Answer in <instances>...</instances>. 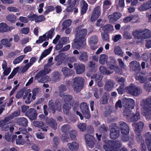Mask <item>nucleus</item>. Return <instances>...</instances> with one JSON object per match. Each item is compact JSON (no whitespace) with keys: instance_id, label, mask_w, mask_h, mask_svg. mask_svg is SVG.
<instances>
[{"instance_id":"nucleus-1","label":"nucleus","mask_w":151,"mask_h":151,"mask_svg":"<svg viewBox=\"0 0 151 151\" xmlns=\"http://www.w3.org/2000/svg\"><path fill=\"white\" fill-rule=\"evenodd\" d=\"M76 30L77 33L72 47L74 48L79 49L86 45L85 37L87 34V31L86 29H80L79 27L77 28Z\"/></svg>"},{"instance_id":"nucleus-2","label":"nucleus","mask_w":151,"mask_h":151,"mask_svg":"<svg viewBox=\"0 0 151 151\" xmlns=\"http://www.w3.org/2000/svg\"><path fill=\"white\" fill-rule=\"evenodd\" d=\"M140 105L142 106V114L145 116L147 119H151V97L146 100H142Z\"/></svg>"},{"instance_id":"nucleus-3","label":"nucleus","mask_w":151,"mask_h":151,"mask_svg":"<svg viewBox=\"0 0 151 151\" xmlns=\"http://www.w3.org/2000/svg\"><path fill=\"white\" fill-rule=\"evenodd\" d=\"M132 126L135 127V131L137 134V140L139 143H140V142L141 143V151H146V147L144 144L143 143L144 141L142 140L141 137L139 134L143 127V123L142 122H139L138 123H136L133 124Z\"/></svg>"},{"instance_id":"nucleus-4","label":"nucleus","mask_w":151,"mask_h":151,"mask_svg":"<svg viewBox=\"0 0 151 151\" xmlns=\"http://www.w3.org/2000/svg\"><path fill=\"white\" fill-rule=\"evenodd\" d=\"M50 70V68H47L46 66H45L43 70L40 71L36 75L35 79L37 80L39 83H44L50 81V79L49 77L45 75L49 73Z\"/></svg>"},{"instance_id":"nucleus-5","label":"nucleus","mask_w":151,"mask_h":151,"mask_svg":"<svg viewBox=\"0 0 151 151\" xmlns=\"http://www.w3.org/2000/svg\"><path fill=\"white\" fill-rule=\"evenodd\" d=\"M72 87L73 90L76 92H79L82 89L83 87L84 80L81 77H76L73 80Z\"/></svg>"},{"instance_id":"nucleus-6","label":"nucleus","mask_w":151,"mask_h":151,"mask_svg":"<svg viewBox=\"0 0 151 151\" xmlns=\"http://www.w3.org/2000/svg\"><path fill=\"white\" fill-rule=\"evenodd\" d=\"M122 146L121 142L119 141L112 142L109 140L106 145H104V148L107 151H118L119 148Z\"/></svg>"},{"instance_id":"nucleus-7","label":"nucleus","mask_w":151,"mask_h":151,"mask_svg":"<svg viewBox=\"0 0 151 151\" xmlns=\"http://www.w3.org/2000/svg\"><path fill=\"white\" fill-rule=\"evenodd\" d=\"M120 126L121 133L123 135L122 140L124 142H126L129 139L128 136L129 131V126L126 123L122 122H120Z\"/></svg>"},{"instance_id":"nucleus-8","label":"nucleus","mask_w":151,"mask_h":151,"mask_svg":"<svg viewBox=\"0 0 151 151\" xmlns=\"http://www.w3.org/2000/svg\"><path fill=\"white\" fill-rule=\"evenodd\" d=\"M124 115L127 116V118L128 120H130L132 122H135L138 120L140 118L139 113L137 112L134 115L131 113L129 110L128 111L126 109L124 110Z\"/></svg>"},{"instance_id":"nucleus-9","label":"nucleus","mask_w":151,"mask_h":151,"mask_svg":"<svg viewBox=\"0 0 151 151\" xmlns=\"http://www.w3.org/2000/svg\"><path fill=\"white\" fill-rule=\"evenodd\" d=\"M125 90L131 94L137 96L141 92V90L132 84L126 88Z\"/></svg>"},{"instance_id":"nucleus-10","label":"nucleus","mask_w":151,"mask_h":151,"mask_svg":"<svg viewBox=\"0 0 151 151\" xmlns=\"http://www.w3.org/2000/svg\"><path fill=\"white\" fill-rule=\"evenodd\" d=\"M81 109L84 117L88 119L90 118L88 108L87 104L85 103H83L80 104Z\"/></svg>"},{"instance_id":"nucleus-11","label":"nucleus","mask_w":151,"mask_h":151,"mask_svg":"<svg viewBox=\"0 0 151 151\" xmlns=\"http://www.w3.org/2000/svg\"><path fill=\"white\" fill-rule=\"evenodd\" d=\"M85 138L87 145L90 148H92L94 145V139L93 137L88 134L85 135Z\"/></svg>"},{"instance_id":"nucleus-12","label":"nucleus","mask_w":151,"mask_h":151,"mask_svg":"<svg viewBox=\"0 0 151 151\" xmlns=\"http://www.w3.org/2000/svg\"><path fill=\"white\" fill-rule=\"evenodd\" d=\"M149 127L151 130V124L149 125ZM145 136L148 150L151 151V133L148 132L145 134Z\"/></svg>"},{"instance_id":"nucleus-13","label":"nucleus","mask_w":151,"mask_h":151,"mask_svg":"<svg viewBox=\"0 0 151 151\" xmlns=\"http://www.w3.org/2000/svg\"><path fill=\"white\" fill-rule=\"evenodd\" d=\"M101 14L100 9L99 6L96 7L92 15L91 20V21L96 20L100 16Z\"/></svg>"},{"instance_id":"nucleus-14","label":"nucleus","mask_w":151,"mask_h":151,"mask_svg":"<svg viewBox=\"0 0 151 151\" xmlns=\"http://www.w3.org/2000/svg\"><path fill=\"white\" fill-rule=\"evenodd\" d=\"M26 115L30 119H35L37 115L36 110L33 109H31L27 111L26 113Z\"/></svg>"},{"instance_id":"nucleus-15","label":"nucleus","mask_w":151,"mask_h":151,"mask_svg":"<svg viewBox=\"0 0 151 151\" xmlns=\"http://www.w3.org/2000/svg\"><path fill=\"white\" fill-rule=\"evenodd\" d=\"M151 8V0L144 3L139 6L138 10L141 11H144Z\"/></svg>"},{"instance_id":"nucleus-16","label":"nucleus","mask_w":151,"mask_h":151,"mask_svg":"<svg viewBox=\"0 0 151 151\" xmlns=\"http://www.w3.org/2000/svg\"><path fill=\"white\" fill-rule=\"evenodd\" d=\"M31 90L28 89L25 91V95L23 96V99H26L25 103L27 104H29L33 100L31 99L32 97V94L31 93Z\"/></svg>"},{"instance_id":"nucleus-17","label":"nucleus","mask_w":151,"mask_h":151,"mask_svg":"<svg viewBox=\"0 0 151 151\" xmlns=\"http://www.w3.org/2000/svg\"><path fill=\"white\" fill-rule=\"evenodd\" d=\"M75 69L77 74H81L83 73L85 70V66L83 64H74Z\"/></svg>"},{"instance_id":"nucleus-18","label":"nucleus","mask_w":151,"mask_h":151,"mask_svg":"<svg viewBox=\"0 0 151 151\" xmlns=\"http://www.w3.org/2000/svg\"><path fill=\"white\" fill-rule=\"evenodd\" d=\"M122 17V14L119 12H115L113 15L109 16L108 18L110 22H114L119 19Z\"/></svg>"},{"instance_id":"nucleus-19","label":"nucleus","mask_w":151,"mask_h":151,"mask_svg":"<svg viewBox=\"0 0 151 151\" xmlns=\"http://www.w3.org/2000/svg\"><path fill=\"white\" fill-rule=\"evenodd\" d=\"M67 146L70 150L73 151L78 149L79 144L77 142H73L71 143H68Z\"/></svg>"},{"instance_id":"nucleus-20","label":"nucleus","mask_w":151,"mask_h":151,"mask_svg":"<svg viewBox=\"0 0 151 151\" xmlns=\"http://www.w3.org/2000/svg\"><path fill=\"white\" fill-rule=\"evenodd\" d=\"M2 65V68L4 70L3 73L4 75L6 76L8 75L11 72V68L7 67L6 62L5 60L3 61Z\"/></svg>"},{"instance_id":"nucleus-21","label":"nucleus","mask_w":151,"mask_h":151,"mask_svg":"<svg viewBox=\"0 0 151 151\" xmlns=\"http://www.w3.org/2000/svg\"><path fill=\"white\" fill-rule=\"evenodd\" d=\"M129 68L131 70L136 71L139 69L140 65L136 61H133L129 63Z\"/></svg>"},{"instance_id":"nucleus-22","label":"nucleus","mask_w":151,"mask_h":151,"mask_svg":"<svg viewBox=\"0 0 151 151\" xmlns=\"http://www.w3.org/2000/svg\"><path fill=\"white\" fill-rule=\"evenodd\" d=\"M20 114V111L19 110H18L15 111L10 116L6 118L4 120L1 121L0 122V124L2 123L3 124L4 123H5V121L11 119L14 117H15L19 116V115ZM1 126L0 125V127Z\"/></svg>"},{"instance_id":"nucleus-23","label":"nucleus","mask_w":151,"mask_h":151,"mask_svg":"<svg viewBox=\"0 0 151 151\" xmlns=\"http://www.w3.org/2000/svg\"><path fill=\"white\" fill-rule=\"evenodd\" d=\"M46 122L47 124L51 128L55 130L57 129L58 125L56 121L53 119H47Z\"/></svg>"},{"instance_id":"nucleus-24","label":"nucleus","mask_w":151,"mask_h":151,"mask_svg":"<svg viewBox=\"0 0 151 151\" xmlns=\"http://www.w3.org/2000/svg\"><path fill=\"white\" fill-rule=\"evenodd\" d=\"M142 32L141 33V35L140 40H143L144 39L150 38V31L147 29H142Z\"/></svg>"},{"instance_id":"nucleus-25","label":"nucleus","mask_w":151,"mask_h":151,"mask_svg":"<svg viewBox=\"0 0 151 151\" xmlns=\"http://www.w3.org/2000/svg\"><path fill=\"white\" fill-rule=\"evenodd\" d=\"M124 102L126 103V105L129 108L132 109H133L135 106L134 101L131 99H126L124 98L123 99Z\"/></svg>"},{"instance_id":"nucleus-26","label":"nucleus","mask_w":151,"mask_h":151,"mask_svg":"<svg viewBox=\"0 0 151 151\" xmlns=\"http://www.w3.org/2000/svg\"><path fill=\"white\" fill-rule=\"evenodd\" d=\"M116 127V126H115L114 128L111 129L110 135L111 138L112 139H116L119 136V131L115 129Z\"/></svg>"},{"instance_id":"nucleus-27","label":"nucleus","mask_w":151,"mask_h":151,"mask_svg":"<svg viewBox=\"0 0 151 151\" xmlns=\"http://www.w3.org/2000/svg\"><path fill=\"white\" fill-rule=\"evenodd\" d=\"M78 58L80 61L86 62L88 60V55L86 52H81Z\"/></svg>"},{"instance_id":"nucleus-28","label":"nucleus","mask_w":151,"mask_h":151,"mask_svg":"<svg viewBox=\"0 0 151 151\" xmlns=\"http://www.w3.org/2000/svg\"><path fill=\"white\" fill-rule=\"evenodd\" d=\"M108 68L111 70H114L115 72L121 74L122 73V70L119 68L118 66H116L112 64L108 65Z\"/></svg>"},{"instance_id":"nucleus-29","label":"nucleus","mask_w":151,"mask_h":151,"mask_svg":"<svg viewBox=\"0 0 151 151\" xmlns=\"http://www.w3.org/2000/svg\"><path fill=\"white\" fill-rule=\"evenodd\" d=\"M80 3L81 7V13L83 14L86 13L88 9V5L84 0H82Z\"/></svg>"},{"instance_id":"nucleus-30","label":"nucleus","mask_w":151,"mask_h":151,"mask_svg":"<svg viewBox=\"0 0 151 151\" xmlns=\"http://www.w3.org/2000/svg\"><path fill=\"white\" fill-rule=\"evenodd\" d=\"M33 124L36 127L41 128L44 131H47V128L44 127L43 124L42 122L34 121Z\"/></svg>"},{"instance_id":"nucleus-31","label":"nucleus","mask_w":151,"mask_h":151,"mask_svg":"<svg viewBox=\"0 0 151 151\" xmlns=\"http://www.w3.org/2000/svg\"><path fill=\"white\" fill-rule=\"evenodd\" d=\"M19 124L24 127H27V125L28 121L27 119L24 117L19 118L17 120Z\"/></svg>"},{"instance_id":"nucleus-32","label":"nucleus","mask_w":151,"mask_h":151,"mask_svg":"<svg viewBox=\"0 0 151 151\" xmlns=\"http://www.w3.org/2000/svg\"><path fill=\"white\" fill-rule=\"evenodd\" d=\"M108 57L105 54L101 55L99 57V62L102 65L104 64L107 61Z\"/></svg>"},{"instance_id":"nucleus-33","label":"nucleus","mask_w":151,"mask_h":151,"mask_svg":"<svg viewBox=\"0 0 151 151\" xmlns=\"http://www.w3.org/2000/svg\"><path fill=\"white\" fill-rule=\"evenodd\" d=\"M52 48V46H50L48 49L45 50L42 53L40 58V61H41L47 55L50 53Z\"/></svg>"},{"instance_id":"nucleus-34","label":"nucleus","mask_w":151,"mask_h":151,"mask_svg":"<svg viewBox=\"0 0 151 151\" xmlns=\"http://www.w3.org/2000/svg\"><path fill=\"white\" fill-rule=\"evenodd\" d=\"M142 32V29L136 30L132 32V35L136 37L137 39L140 40L141 37V33Z\"/></svg>"},{"instance_id":"nucleus-35","label":"nucleus","mask_w":151,"mask_h":151,"mask_svg":"<svg viewBox=\"0 0 151 151\" xmlns=\"http://www.w3.org/2000/svg\"><path fill=\"white\" fill-rule=\"evenodd\" d=\"M114 85V83L112 81H107L105 85V89L108 91H110L113 87Z\"/></svg>"},{"instance_id":"nucleus-36","label":"nucleus","mask_w":151,"mask_h":151,"mask_svg":"<svg viewBox=\"0 0 151 151\" xmlns=\"http://www.w3.org/2000/svg\"><path fill=\"white\" fill-rule=\"evenodd\" d=\"M109 98V94L108 93L104 94L102 97L101 98V103L102 104H106L107 103Z\"/></svg>"},{"instance_id":"nucleus-37","label":"nucleus","mask_w":151,"mask_h":151,"mask_svg":"<svg viewBox=\"0 0 151 151\" xmlns=\"http://www.w3.org/2000/svg\"><path fill=\"white\" fill-rule=\"evenodd\" d=\"M98 41V37L96 36H92L90 38L89 42L91 45L96 44Z\"/></svg>"},{"instance_id":"nucleus-38","label":"nucleus","mask_w":151,"mask_h":151,"mask_svg":"<svg viewBox=\"0 0 151 151\" xmlns=\"http://www.w3.org/2000/svg\"><path fill=\"white\" fill-rule=\"evenodd\" d=\"M103 29L105 31L110 32L114 30V26L110 24L106 25L103 27Z\"/></svg>"},{"instance_id":"nucleus-39","label":"nucleus","mask_w":151,"mask_h":151,"mask_svg":"<svg viewBox=\"0 0 151 151\" xmlns=\"http://www.w3.org/2000/svg\"><path fill=\"white\" fill-rule=\"evenodd\" d=\"M71 108V105L68 103L65 104L63 106V109L64 113L68 114L69 112V110Z\"/></svg>"},{"instance_id":"nucleus-40","label":"nucleus","mask_w":151,"mask_h":151,"mask_svg":"<svg viewBox=\"0 0 151 151\" xmlns=\"http://www.w3.org/2000/svg\"><path fill=\"white\" fill-rule=\"evenodd\" d=\"M114 52L115 54L117 55H118L121 57H122L123 56V52L122 51L120 47H116L114 48Z\"/></svg>"},{"instance_id":"nucleus-41","label":"nucleus","mask_w":151,"mask_h":151,"mask_svg":"<svg viewBox=\"0 0 151 151\" xmlns=\"http://www.w3.org/2000/svg\"><path fill=\"white\" fill-rule=\"evenodd\" d=\"M7 24L3 22L0 24V32H7Z\"/></svg>"},{"instance_id":"nucleus-42","label":"nucleus","mask_w":151,"mask_h":151,"mask_svg":"<svg viewBox=\"0 0 151 151\" xmlns=\"http://www.w3.org/2000/svg\"><path fill=\"white\" fill-rule=\"evenodd\" d=\"M22 137L21 135L18 136L16 139V143L17 145H24L25 143V140L22 139Z\"/></svg>"},{"instance_id":"nucleus-43","label":"nucleus","mask_w":151,"mask_h":151,"mask_svg":"<svg viewBox=\"0 0 151 151\" xmlns=\"http://www.w3.org/2000/svg\"><path fill=\"white\" fill-rule=\"evenodd\" d=\"M99 70L101 73L106 74H109L113 72L112 70H107L106 68L103 66H101L100 67Z\"/></svg>"},{"instance_id":"nucleus-44","label":"nucleus","mask_w":151,"mask_h":151,"mask_svg":"<svg viewBox=\"0 0 151 151\" xmlns=\"http://www.w3.org/2000/svg\"><path fill=\"white\" fill-rule=\"evenodd\" d=\"M25 56V55H22L15 59L13 62V64H16L20 63L24 59Z\"/></svg>"},{"instance_id":"nucleus-45","label":"nucleus","mask_w":151,"mask_h":151,"mask_svg":"<svg viewBox=\"0 0 151 151\" xmlns=\"http://www.w3.org/2000/svg\"><path fill=\"white\" fill-rule=\"evenodd\" d=\"M1 42L2 45L7 47H9L11 45V43L9 42L8 39L6 38L1 40Z\"/></svg>"},{"instance_id":"nucleus-46","label":"nucleus","mask_w":151,"mask_h":151,"mask_svg":"<svg viewBox=\"0 0 151 151\" xmlns=\"http://www.w3.org/2000/svg\"><path fill=\"white\" fill-rule=\"evenodd\" d=\"M33 137L30 134H28L25 136V143L27 144H30L31 143Z\"/></svg>"},{"instance_id":"nucleus-47","label":"nucleus","mask_w":151,"mask_h":151,"mask_svg":"<svg viewBox=\"0 0 151 151\" xmlns=\"http://www.w3.org/2000/svg\"><path fill=\"white\" fill-rule=\"evenodd\" d=\"M60 96L61 97H63L65 101L66 102H69V101L72 99V97L70 95H65L64 94H62L61 93Z\"/></svg>"},{"instance_id":"nucleus-48","label":"nucleus","mask_w":151,"mask_h":151,"mask_svg":"<svg viewBox=\"0 0 151 151\" xmlns=\"http://www.w3.org/2000/svg\"><path fill=\"white\" fill-rule=\"evenodd\" d=\"M7 20L11 22H14L16 20V17L15 15H8L6 17Z\"/></svg>"},{"instance_id":"nucleus-49","label":"nucleus","mask_w":151,"mask_h":151,"mask_svg":"<svg viewBox=\"0 0 151 151\" xmlns=\"http://www.w3.org/2000/svg\"><path fill=\"white\" fill-rule=\"evenodd\" d=\"M47 39V38L46 37V35L44 34L42 36L39 37V40L36 41V43H41L44 41L46 40Z\"/></svg>"},{"instance_id":"nucleus-50","label":"nucleus","mask_w":151,"mask_h":151,"mask_svg":"<svg viewBox=\"0 0 151 151\" xmlns=\"http://www.w3.org/2000/svg\"><path fill=\"white\" fill-rule=\"evenodd\" d=\"M117 60L118 62L119 66L122 68L126 70L127 66L124 63L122 60L121 58H118L117 59Z\"/></svg>"},{"instance_id":"nucleus-51","label":"nucleus","mask_w":151,"mask_h":151,"mask_svg":"<svg viewBox=\"0 0 151 151\" xmlns=\"http://www.w3.org/2000/svg\"><path fill=\"white\" fill-rule=\"evenodd\" d=\"M31 66L27 63L24 66L21 67L20 68V71L21 72L24 73L27 71Z\"/></svg>"},{"instance_id":"nucleus-52","label":"nucleus","mask_w":151,"mask_h":151,"mask_svg":"<svg viewBox=\"0 0 151 151\" xmlns=\"http://www.w3.org/2000/svg\"><path fill=\"white\" fill-rule=\"evenodd\" d=\"M72 21L70 19H68L65 21L63 24V29H64L65 28L69 26L71 24Z\"/></svg>"},{"instance_id":"nucleus-53","label":"nucleus","mask_w":151,"mask_h":151,"mask_svg":"<svg viewBox=\"0 0 151 151\" xmlns=\"http://www.w3.org/2000/svg\"><path fill=\"white\" fill-rule=\"evenodd\" d=\"M78 128L81 131H85L86 130V125L85 123H80L78 125Z\"/></svg>"},{"instance_id":"nucleus-54","label":"nucleus","mask_w":151,"mask_h":151,"mask_svg":"<svg viewBox=\"0 0 151 151\" xmlns=\"http://www.w3.org/2000/svg\"><path fill=\"white\" fill-rule=\"evenodd\" d=\"M45 35H46V37L47 38V39L49 38H51L52 36H54V33L53 30H51L49 31L47 33H45Z\"/></svg>"},{"instance_id":"nucleus-55","label":"nucleus","mask_w":151,"mask_h":151,"mask_svg":"<svg viewBox=\"0 0 151 151\" xmlns=\"http://www.w3.org/2000/svg\"><path fill=\"white\" fill-rule=\"evenodd\" d=\"M92 78L94 79L96 82L101 80L102 79V77L99 74H96L92 77Z\"/></svg>"},{"instance_id":"nucleus-56","label":"nucleus","mask_w":151,"mask_h":151,"mask_svg":"<svg viewBox=\"0 0 151 151\" xmlns=\"http://www.w3.org/2000/svg\"><path fill=\"white\" fill-rule=\"evenodd\" d=\"M71 71V70L68 68L66 67H64L62 68V71L63 73V74L65 76H67L69 75L68 73Z\"/></svg>"},{"instance_id":"nucleus-57","label":"nucleus","mask_w":151,"mask_h":151,"mask_svg":"<svg viewBox=\"0 0 151 151\" xmlns=\"http://www.w3.org/2000/svg\"><path fill=\"white\" fill-rule=\"evenodd\" d=\"M45 18L43 15L37 16L36 15V17L35 19V22H41L45 20Z\"/></svg>"},{"instance_id":"nucleus-58","label":"nucleus","mask_w":151,"mask_h":151,"mask_svg":"<svg viewBox=\"0 0 151 151\" xmlns=\"http://www.w3.org/2000/svg\"><path fill=\"white\" fill-rule=\"evenodd\" d=\"M39 90L37 88H34L32 91V100H34L36 98V94L38 93Z\"/></svg>"},{"instance_id":"nucleus-59","label":"nucleus","mask_w":151,"mask_h":151,"mask_svg":"<svg viewBox=\"0 0 151 151\" xmlns=\"http://www.w3.org/2000/svg\"><path fill=\"white\" fill-rule=\"evenodd\" d=\"M68 40L69 38L68 37H62L60 39L59 42H60V43L63 45L65 43L69 42Z\"/></svg>"},{"instance_id":"nucleus-60","label":"nucleus","mask_w":151,"mask_h":151,"mask_svg":"<svg viewBox=\"0 0 151 151\" xmlns=\"http://www.w3.org/2000/svg\"><path fill=\"white\" fill-rule=\"evenodd\" d=\"M70 129V127L68 125H65L62 126L61 130L63 132H66L68 131Z\"/></svg>"},{"instance_id":"nucleus-61","label":"nucleus","mask_w":151,"mask_h":151,"mask_svg":"<svg viewBox=\"0 0 151 151\" xmlns=\"http://www.w3.org/2000/svg\"><path fill=\"white\" fill-rule=\"evenodd\" d=\"M116 81L121 84L120 85L124 86V83L125 81L124 79L122 77H118L116 79Z\"/></svg>"},{"instance_id":"nucleus-62","label":"nucleus","mask_w":151,"mask_h":151,"mask_svg":"<svg viewBox=\"0 0 151 151\" xmlns=\"http://www.w3.org/2000/svg\"><path fill=\"white\" fill-rule=\"evenodd\" d=\"M7 10L10 12H16L18 11V9L15 7L9 6L7 8Z\"/></svg>"},{"instance_id":"nucleus-63","label":"nucleus","mask_w":151,"mask_h":151,"mask_svg":"<svg viewBox=\"0 0 151 151\" xmlns=\"http://www.w3.org/2000/svg\"><path fill=\"white\" fill-rule=\"evenodd\" d=\"M111 3L110 1L108 0H105L104 2L103 7L106 8L108 6H109L111 4Z\"/></svg>"},{"instance_id":"nucleus-64","label":"nucleus","mask_w":151,"mask_h":151,"mask_svg":"<svg viewBox=\"0 0 151 151\" xmlns=\"http://www.w3.org/2000/svg\"><path fill=\"white\" fill-rule=\"evenodd\" d=\"M76 134V132L75 130H72L70 132V135L72 140L75 139Z\"/></svg>"}]
</instances>
